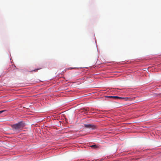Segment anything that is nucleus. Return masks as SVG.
<instances>
[{"label":"nucleus","mask_w":161,"mask_h":161,"mask_svg":"<svg viewBox=\"0 0 161 161\" xmlns=\"http://www.w3.org/2000/svg\"><path fill=\"white\" fill-rule=\"evenodd\" d=\"M91 147L92 148H96L97 147V146L95 145H92Z\"/></svg>","instance_id":"4"},{"label":"nucleus","mask_w":161,"mask_h":161,"mask_svg":"<svg viewBox=\"0 0 161 161\" xmlns=\"http://www.w3.org/2000/svg\"><path fill=\"white\" fill-rule=\"evenodd\" d=\"M84 126L86 128H92L93 129H95L96 128V126L95 125L92 124H85Z\"/></svg>","instance_id":"3"},{"label":"nucleus","mask_w":161,"mask_h":161,"mask_svg":"<svg viewBox=\"0 0 161 161\" xmlns=\"http://www.w3.org/2000/svg\"><path fill=\"white\" fill-rule=\"evenodd\" d=\"M25 126V124L23 121H20L18 123L12 125L11 126L14 131H19L21 130Z\"/></svg>","instance_id":"1"},{"label":"nucleus","mask_w":161,"mask_h":161,"mask_svg":"<svg viewBox=\"0 0 161 161\" xmlns=\"http://www.w3.org/2000/svg\"><path fill=\"white\" fill-rule=\"evenodd\" d=\"M41 68H39V69H35V70H32V71H36L38 70H39Z\"/></svg>","instance_id":"6"},{"label":"nucleus","mask_w":161,"mask_h":161,"mask_svg":"<svg viewBox=\"0 0 161 161\" xmlns=\"http://www.w3.org/2000/svg\"><path fill=\"white\" fill-rule=\"evenodd\" d=\"M108 97L110 98H114L115 99H124L125 101H130L132 99L130 97H120L118 96H109Z\"/></svg>","instance_id":"2"},{"label":"nucleus","mask_w":161,"mask_h":161,"mask_svg":"<svg viewBox=\"0 0 161 161\" xmlns=\"http://www.w3.org/2000/svg\"><path fill=\"white\" fill-rule=\"evenodd\" d=\"M5 111V110L0 111V114Z\"/></svg>","instance_id":"7"},{"label":"nucleus","mask_w":161,"mask_h":161,"mask_svg":"<svg viewBox=\"0 0 161 161\" xmlns=\"http://www.w3.org/2000/svg\"><path fill=\"white\" fill-rule=\"evenodd\" d=\"M82 110H83V111H82L85 112V113H87V110H86V109H83Z\"/></svg>","instance_id":"5"}]
</instances>
